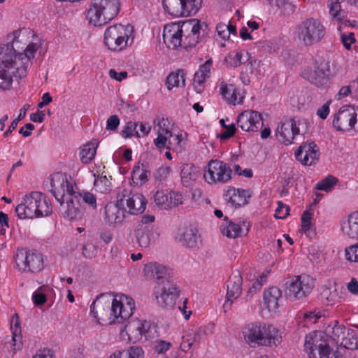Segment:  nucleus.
<instances>
[{
  "label": "nucleus",
  "instance_id": "obj_1",
  "mask_svg": "<svg viewBox=\"0 0 358 358\" xmlns=\"http://www.w3.org/2000/svg\"><path fill=\"white\" fill-rule=\"evenodd\" d=\"M135 309L133 299L122 295L112 301L105 294H100L90 306V313L100 324L122 323L129 319Z\"/></svg>",
  "mask_w": 358,
  "mask_h": 358
},
{
  "label": "nucleus",
  "instance_id": "obj_2",
  "mask_svg": "<svg viewBox=\"0 0 358 358\" xmlns=\"http://www.w3.org/2000/svg\"><path fill=\"white\" fill-rule=\"evenodd\" d=\"M20 31L17 30L9 34L8 38H13L11 42L0 47V64H3L8 69H15L12 73L18 78L27 75L31 59L34 57L39 48V45L34 43L29 44L25 48L23 46L20 47Z\"/></svg>",
  "mask_w": 358,
  "mask_h": 358
},
{
  "label": "nucleus",
  "instance_id": "obj_3",
  "mask_svg": "<svg viewBox=\"0 0 358 358\" xmlns=\"http://www.w3.org/2000/svg\"><path fill=\"white\" fill-rule=\"evenodd\" d=\"M20 219H32L48 216L52 213V206L48 196L40 192H32L25 195L15 208Z\"/></svg>",
  "mask_w": 358,
  "mask_h": 358
},
{
  "label": "nucleus",
  "instance_id": "obj_4",
  "mask_svg": "<svg viewBox=\"0 0 358 358\" xmlns=\"http://www.w3.org/2000/svg\"><path fill=\"white\" fill-rule=\"evenodd\" d=\"M243 334L245 341L252 348L257 345H277L281 342L279 330L271 325L262 323L248 324Z\"/></svg>",
  "mask_w": 358,
  "mask_h": 358
},
{
  "label": "nucleus",
  "instance_id": "obj_5",
  "mask_svg": "<svg viewBox=\"0 0 358 358\" xmlns=\"http://www.w3.org/2000/svg\"><path fill=\"white\" fill-rule=\"evenodd\" d=\"M120 9V0H92L86 11V18L94 26H103L112 20Z\"/></svg>",
  "mask_w": 358,
  "mask_h": 358
},
{
  "label": "nucleus",
  "instance_id": "obj_6",
  "mask_svg": "<svg viewBox=\"0 0 358 358\" xmlns=\"http://www.w3.org/2000/svg\"><path fill=\"white\" fill-rule=\"evenodd\" d=\"M296 33L303 45L312 46L322 41L326 35V29L319 20L310 17L297 26Z\"/></svg>",
  "mask_w": 358,
  "mask_h": 358
},
{
  "label": "nucleus",
  "instance_id": "obj_7",
  "mask_svg": "<svg viewBox=\"0 0 358 358\" xmlns=\"http://www.w3.org/2000/svg\"><path fill=\"white\" fill-rule=\"evenodd\" d=\"M133 27L130 24H116L108 27L103 36V42L109 50L120 52L126 48Z\"/></svg>",
  "mask_w": 358,
  "mask_h": 358
},
{
  "label": "nucleus",
  "instance_id": "obj_8",
  "mask_svg": "<svg viewBox=\"0 0 358 358\" xmlns=\"http://www.w3.org/2000/svg\"><path fill=\"white\" fill-rule=\"evenodd\" d=\"M285 295L290 300L301 299L314 287L313 279L307 275H296L285 282Z\"/></svg>",
  "mask_w": 358,
  "mask_h": 358
},
{
  "label": "nucleus",
  "instance_id": "obj_9",
  "mask_svg": "<svg viewBox=\"0 0 358 358\" xmlns=\"http://www.w3.org/2000/svg\"><path fill=\"white\" fill-rule=\"evenodd\" d=\"M233 171L220 160H210L204 169L203 178L208 184L226 183L232 178Z\"/></svg>",
  "mask_w": 358,
  "mask_h": 358
},
{
  "label": "nucleus",
  "instance_id": "obj_10",
  "mask_svg": "<svg viewBox=\"0 0 358 358\" xmlns=\"http://www.w3.org/2000/svg\"><path fill=\"white\" fill-rule=\"evenodd\" d=\"M304 348L310 358H317L315 350L318 351L319 358H330L331 349L329 347V336L323 332L306 336Z\"/></svg>",
  "mask_w": 358,
  "mask_h": 358
},
{
  "label": "nucleus",
  "instance_id": "obj_11",
  "mask_svg": "<svg viewBox=\"0 0 358 358\" xmlns=\"http://www.w3.org/2000/svg\"><path fill=\"white\" fill-rule=\"evenodd\" d=\"M356 109L345 105L341 107L334 115L333 126L338 131L349 132L354 131L358 133V119Z\"/></svg>",
  "mask_w": 358,
  "mask_h": 358
},
{
  "label": "nucleus",
  "instance_id": "obj_12",
  "mask_svg": "<svg viewBox=\"0 0 358 358\" xmlns=\"http://www.w3.org/2000/svg\"><path fill=\"white\" fill-rule=\"evenodd\" d=\"M202 0H162L164 9L171 15L185 17L196 14Z\"/></svg>",
  "mask_w": 358,
  "mask_h": 358
},
{
  "label": "nucleus",
  "instance_id": "obj_13",
  "mask_svg": "<svg viewBox=\"0 0 358 358\" xmlns=\"http://www.w3.org/2000/svg\"><path fill=\"white\" fill-rule=\"evenodd\" d=\"M117 196L120 204L127 206V213L131 215L141 214L146 208L147 201L141 194L124 189Z\"/></svg>",
  "mask_w": 358,
  "mask_h": 358
},
{
  "label": "nucleus",
  "instance_id": "obj_14",
  "mask_svg": "<svg viewBox=\"0 0 358 358\" xmlns=\"http://www.w3.org/2000/svg\"><path fill=\"white\" fill-rule=\"evenodd\" d=\"M59 203V213L64 218L69 220H78L82 219L85 213V208L80 202L76 192L69 193L64 199Z\"/></svg>",
  "mask_w": 358,
  "mask_h": 358
},
{
  "label": "nucleus",
  "instance_id": "obj_15",
  "mask_svg": "<svg viewBox=\"0 0 358 358\" xmlns=\"http://www.w3.org/2000/svg\"><path fill=\"white\" fill-rule=\"evenodd\" d=\"M310 127V123L306 119L285 116L278 124L275 134H306L313 132Z\"/></svg>",
  "mask_w": 358,
  "mask_h": 358
},
{
  "label": "nucleus",
  "instance_id": "obj_16",
  "mask_svg": "<svg viewBox=\"0 0 358 358\" xmlns=\"http://www.w3.org/2000/svg\"><path fill=\"white\" fill-rule=\"evenodd\" d=\"M15 262L17 267L24 271L39 272L44 267L42 255L34 251L17 250Z\"/></svg>",
  "mask_w": 358,
  "mask_h": 358
},
{
  "label": "nucleus",
  "instance_id": "obj_17",
  "mask_svg": "<svg viewBox=\"0 0 358 358\" xmlns=\"http://www.w3.org/2000/svg\"><path fill=\"white\" fill-rule=\"evenodd\" d=\"M50 192L57 201L64 199L67 194L73 193L77 189L76 185L70 182L67 176L61 172L50 176Z\"/></svg>",
  "mask_w": 358,
  "mask_h": 358
},
{
  "label": "nucleus",
  "instance_id": "obj_18",
  "mask_svg": "<svg viewBox=\"0 0 358 358\" xmlns=\"http://www.w3.org/2000/svg\"><path fill=\"white\" fill-rule=\"evenodd\" d=\"M201 29L200 21L196 19L183 22L182 48L194 47L199 43Z\"/></svg>",
  "mask_w": 358,
  "mask_h": 358
},
{
  "label": "nucleus",
  "instance_id": "obj_19",
  "mask_svg": "<svg viewBox=\"0 0 358 358\" xmlns=\"http://www.w3.org/2000/svg\"><path fill=\"white\" fill-rule=\"evenodd\" d=\"M237 125L245 132H257L262 128L261 113L255 110H245L237 117Z\"/></svg>",
  "mask_w": 358,
  "mask_h": 358
},
{
  "label": "nucleus",
  "instance_id": "obj_20",
  "mask_svg": "<svg viewBox=\"0 0 358 358\" xmlns=\"http://www.w3.org/2000/svg\"><path fill=\"white\" fill-rule=\"evenodd\" d=\"M183 22L167 24L164 27L163 41L169 48H182Z\"/></svg>",
  "mask_w": 358,
  "mask_h": 358
},
{
  "label": "nucleus",
  "instance_id": "obj_21",
  "mask_svg": "<svg viewBox=\"0 0 358 358\" xmlns=\"http://www.w3.org/2000/svg\"><path fill=\"white\" fill-rule=\"evenodd\" d=\"M135 241L143 249L154 245L159 234L150 225L138 224L134 231Z\"/></svg>",
  "mask_w": 358,
  "mask_h": 358
},
{
  "label": "nucleus",
  "instance_id": "obj_22",
  "mask_svg": "<svg viewBox=\"0 0 358 358\" xmlns=\"http://www.w3.org/2000/svg\"><path fill=\"white\" fill-rule=\"evenodd\" d=\"M127 334L129 337L133 336L136 340H140L143 336L145 339L154 337L155 326L147 321H134L124 326Z\"/></svg>",
  "mask_w": 358,
  "mask_h": 358
},
{
  "label": "nucleus",
  "instance_id": "obj_23",
  "mask_svg": "<svg viewBox=\"0 0 358 358\" xmlns=\"http://www.w3.org/2000/svg\"><path fill=\"white\" fill-rule=\"evenodd\" d=\"M127 208L124 207L117 197L115 201L108 203L105 206V222L113 227L120 226L126 217Z\"/></svg>",
  "mask_w": 358,
  "mask_h": 358
},
{
  "label": "nucleus",
  "instance_id": "obj_24",
  "mask_svg": "<svg viewBox=\"0 0 358 358\" xmlns=\"http://www.w3.org/2000/svg\"><path fill=\"white\" fill-rule=\"evenodd\" d=\"M163 286L159 296L156 295L157 303L164 308H172L176 304V300L179 296L180 291L173 280H169L166 282L162 281Z\"/></svg>",
  "mask_w": 358,
  "mask_h": 358
},
{
  "label": "nucleus",
  "instance_id": "obj_25",
  "mask_svg": "<svg viewBox=\"0 0 358 358\" xmlns=\"http://www.w3.org/2000/svg\"><path fill=\"white\" fill-rule=\"evenodd\" d=\"M183 199V195L178 192L157 191L154 196V201L156 205L165 210L182 204Z\"/></svg>",
  "mask_w": 358,
  "mask_h": 358
},
{
  "label": "nucleus",
  "instance_id": "obj_26",
  "mask_svg": "<svg viewBox=\"0 0 358 358\" xmlns=\"http://www.w3.org/2000/svg\"><path fill=\"white\" fill-rule=\"evenodd\" d=\"M329 63L322 61L308 73L307 79L319 88L327 87L329 83Z\"/></svg>",
  "mask_w": 358,
  "mask_h": 358
},
{
  "label": "nucleus",
  "instance_id": "obj_27",
  "mask_svg": "<svg viewBox=\"0 0 358 358\" xmlns=\"http://www.w3.org/2000/svg\"><path fill=\"white\" fill-rule=\"evenodd\" d=\"M143 273L144 276L149 280H163L164 282L169 280H173L171 270L155 262L145 264L143 269Z\"/></svg>",
  "mask_w": 358,
  "mask_h": 358
},
{
  "label": "nucleus",
  "instance_id": "obj_28",
  "mask_svg": "<svg viewBox=\"0 0 358 358\" xmlns=\"http://www.w3.org/2000/svg\"><path fill=\"white\" fill-rule=\"evenodd\" d=\"M243 279L238 271L231 275L227 282V300L223 305L224 311L229 308L234 299H237L241 294Z\"/></svg>",
  "mask_w": 358,
  "mask_h": 358
},
{
  "label": "nucleus",
  "instance_id": "obj_29",
  "mask_svg": "<svg viewBox=\"0 0 358 358\" xmlns=\"http://www.w3.org/2000/svg\"><path fill=\"white\" fill-rule=\"evenodd\" d=\"M178 241L183 246L192 249L199 248L202 243L198 229L192 225L183 229L179 234Z\"/></svg>",
  "mask_w": 358,
  "mask_h": 358
},
{
  "label": "nucleus",
  "instance_id": "obj_30",
  "mask_svg": "<svg viewBox=\"0 0 358 358\" xmlns=\"http://www.w3.org/2000/svg\"><path fill=\"white\" fill-rule=\"evenodd\" d=\"M224 196L226 197L225 199L236 208L247 205L248 203V199L251 196L249 190L236 189L234 187L229 188Z\"/></svg>",
  "mask_w": 358,
  "mask_h": 358
},
{
  "label": "nucleus",
  "instance_id": "obj_31",
  "mask_svg": "<svg viewBox=\"0 0 358 358\" xmlns=\"http://www.w3.org/2000/svg\"><path fill=\"white\" fill-rule=\"evenodd\" d=\"M199 167L193 164H183L180 166V181L185 187L193 186L199 177Z\"/></svg>",
  "mask_w": 358,
  "mask_h": 358
},
{
  "label": "nucleus",
  "instance_id": "obj_32",
  "mask_svg": "<svg viewBox=\"0 0 358 358\" xmlns=\"http://www.w3.org/2000/svg\"><path fill=\"white\" fill-rule=\"evenodd\" d=\"M212 61L207 60L195 73L193 78V85L197 93H201L204 90V83L206 78L209 77Z\"/></svg>",
  "mask_w": 358,
  "mask_h": 358
},
{
  "label": "nucleus",
  "instance_id": "obj_33",
  "mask_svg": "<svg viewBox=\"0 0 358 358\" xmlns=\"http://www.w3.org/2000/svg\"><path fill=\"white\" fill-rule=\"evenodd\" d=\"M342 231L348 238L358 240V211L348 216V220L342 224Z\"/></svg>",
  "mask_w": 358,
  "mask_h": 358
},
{
  "label": "nucleus",
  "instance_id": "obj_34",
  "mask_svg": "<svg viewBox=\"0 0 358 358\" xmlns=\"http://www.w3.org/2000/svg\"><path fill=\"white\" fill-rule=\"evenodd\" d=\"M341 1H347L350 5L358 7V0H335L332 1L329 7V13L332 19L338 22H342L346 17V13L341 9Z\"/></svg>",
  "mask_w": 358,
  "mask_h": 358
},
{
  "label": "nucleus",
  "instance_id": "obj_35",
  "mask_svg": "<svg viewBox=\"0 0 358 358\" xmlns=\"http://www.w3.org/2000/svg\"><path fill=\"white\" fill-rule=\"evenodd\" d=\"M99 143L98 140L92 139L81 147L80 157L83 164H89L94 158Z\"/></svg>",
  "mask_w": 358,
  "mask_h": 358
},
{
  "label": "nucleus",
  "instance_id": "obj_36",
  "mask_svg": "<svg viewBox=\"0 0 358 358\" xmlns=\"http://www.w3.org/2000/svg\"><path fill=\"white\" fill-rule=\"evenodd\" d=\"M282 295L277 287H271L264 292V300L269 311H274L278 307V299Z\"/></svg>",
  "mask_w": 358,
  "mask_h": 358
},
{
  "label": "nucleus",
  "instance_id": "obj_37",
  "mask_svg": "<svg viewBox=\"0 0 358 358\" xmlns=\"http://www.w3.org/2000/svg\"><path fill=\"white\" fill-rule=\"evenodd\" d=\"M317 150H319V149L314 142L303 143L295 152L296 159L303 165L311 166V163L308 162V155L309 153L310 154V152H312Z\"/></svg>",
  "mask_w": 358,
  "mask_h": 358
},
{
  "label": "nucleus",
  "instance_id": "obj_38",
  "mask_svg": "<svg viewBox=\"0 0 358 358\" xmlns=\"http://www.w3.org/2000/svg\"><path fill=\"white\" fill-rule=\"evenodd\" d=\"M154 131L157 134H172L176 132L174 124L168 118L157 117L153 122Z\"/></svg>",
  "mask_w": 358,
  "mask_h": 358
},
{
  "label": "nucleus",
  "instance_id": "obj_39",
  "mask_svg": "<svg viewBox=\"0 0 358 358\" xmlns=\"http://www.w3.org/2000/svg\"><path fill=\"white\" fill-rule=\"evenodd\" d=\"M185 73L182 69H179L176 72L171 73L166 80L168 90H171L173 87H185Z\"/></svg>",
  "mask_w": 358,
  "mask_h": 358
},
{
  "label": "nucleus",
  "instance_id": "obj_40",
  "mask_svg": "<svg viewBox=\"0 0 358 358\" xmlns=\"http://www.w3.org/2000/svg\"><path fill=\"white\" fill-rule=\"evenodd\" d=\"M224 220L226 221V226L224 224L221 226L223 235L230 238H236L241 236L242 229L239 224L228 221L227 217H224Z\"/></svg>",
  "mask_w": 358,
  "mask_h": 358
},
{
  "label": "nucleus",
  "instance_id": "obj_41",
  "mask_svg": "<svg viewBox=\"0 0 358 358\" xmlns=\"http://www.w3.org/2000/svg\"><path fill=\"white\" fill-rule=\"evenodd\" d=\"M147 164H141L134 166L131 178L133 180H137L140 185L144 184L150 177V172L147 169Z\"/></svg>",
  "mask_w": 358,
  "mask_h": 358
},
{
  "label": "nucleus",
  "instance_id": "obj_42",
  "mask_svg": "<svg viewBox=\"0 0 358 358\" xmlns=\"http://www.w3.org/2000/svg\"><path fill=\"white\" fill-rule=\"evenodd\" d=\"M75 192L80 201L82 200L85 204L92 210L96 209V197L94 194L86 190H79L78 187L76 189Z\"/></svg>",
  "mask_w": 358,
  "mask_h": 358
},
{
  "label": "nucleus",
  "instance_id": "obj_43",
  "mask_svg": "<svg viewBox=\"0 0 358 358\" xmlns=\"http://www.w3.org/2000/svg\"><path fill=\"white\" fill-rule=\"evenodd\" d=\"M338 182V179L334 176L329 175L324 178L320 180L315 187V189L324 191L326 192H331L334 186Z\"/></svg>",
  "mask_w": 358,
  "mask_h": 358
},
{
  "label": "nucleus",
  "instance_id": "obj_44",
  "mask_svg": "<svg viewBox=\"0 0 358 358\" xmlns=\"http://www.w3.org/2000/svg\"><path fill=\"white\" fill-rule=\"evenodd\" d=\"M220 92L222 95L229 103L235 104L236 103H240L241 102V99L238 101L236 95L237 91L234 85H222Z\"/></svg>",
  "mask_w": 358,
  "mask_h": 358
},
{
  "label": "nucleus",
  "instance_id": "obj_45",
  "mask_svg": "<svg viewBox=\"0 0 358 358\" xmlns=\"http://www.w3.org/2000/svg\"><path fill=\"white\" fill-rule=\"evenodd\" d=\"M111 176L108 178L106 176H98L94 185L101 193H108L111 189Z\"/></svg>",
  "mask_w": 358,
  "mask_h": 358
},
{
  "label": "nucleus",
  "instance_id": "obj_46",
  "mask_svg": "<svg viewBox=\"0 0 358 358\" xmlns=\"http://www.w3.org/2000/svg\"><path fill=\"white\" fill-rule=\"evenodd\" d=\"M341 345L345 348L355 350L358 349V335L354 331L348 332L345 337L342 338Z\"/></svg>",
  "mask_w": 358,
  "mask_h": 358
},
{
  "label": "nucleus",
  "instance_id": "obj_47",
  "mask_svg": "<svg viewBox=\"0 0 358 358\" xmlns=\"http://www.w3.org/2000/svg\"><path fill=\"white\" fill-rule=\"evenodd\" d=\"M337 295L334 285H331V283H329L322 287L320 296L322 299L328 302H333L337 298Z\"/></svg>",
  "mask_w": 358,
  "mask_h": 358
},
{
  "label": "nucleus",
  "instance_id": "obj_48",
  "mask_svg": "<svg viewBox=\"0 0 358 358\" xmlns=\"http://www.w3.org/2000/svg\"><path fill=\"white\" fill-rule=\"evenodd\" d=\"M242 53L241 52H232L225 57V62L231 66L237 67L242 64Z\"/></svg>",
  "mask_w": 358,
  "mask_h": 358
},
{
  "label": "nucleus",
  "instance_id": "obj_49",
  "mask_svg": "<svg viewBox=\"0 0 358 358\" xmlns=\"http://www.w3.org/2000/svg\"><path fill=\"white\" fill-rule=\"evenodd\" d=\"M345 328L343 325L338 324V322H336L335 325L331 328V334L330 338L338 343L341 337L345 334Z\"/></svg>",
  "mask_w": 358,
  "mask_h": 358
},
{
  "label": "nucleus",
  "instance_id": "obj_50",
  "mask_svg": "<svg viewBox=\"0 0 358 358\" xmlns=\"http://www.w3.org/2000/svg\"><path fill=\"white\" fill-rule=\"evenodd\" d=\"M345 258L350 262H358V242L345 248Z\"/></svg>",
  "mask_w": 358,
  "mask_h": 358
},
{
  "label": "nucleus",
  "instance_id": "obj_51",
  "mask_svg": "<svg viewBox=\"0 0 358 358\" xmlns=\"http://www.w3.org/2000/svg\"><path fill=\"white\" fill-rule=\"evenodd\" d=\"M13 82L12 76L6 70L0 71V88L8 90Z\"/></svg>",
  "mask_w": 358,
  "mask_h": 358
},
{
  "label": "nucleus",
  "instance_id": "obj_52",
  "mask_svg": "<svg viewBox=\"0 0 358 358\" xmlns=\"http://www.w3.org/2000/svg\"><path fill=\"white\" fill-rule=\"evenodd\" d=\"M289 206L284 204L282 201H278L275 217L278 219H284L289 215Z\"/></svg>",
  "mask_w": 358,
  "mask_h": 358
},
{
  "label": "nucleus",
  "instance_id": "obj_53",
  "mask_svg": "<svg viewBox=\"0 0 358 358\" xmlns=\"http://www.w3.org/2000/svg\"><path fill=\"white\" fill-rule=\"evenodd\" d=\"M171 169L169 166L159 167L154 174L155 179L157 181H164L170 174Z\"/></svg>",
  "mask_w": 358,
  "mask_h": 358
},
{
  "label": "nucleus",
  "instance_id": "obj_54",
  "mask_svg": "<svg viewBox=\"0 0 358 358\" xmlns=\"http://www.w3.org/2000/svg\"><path fill=\"white\" fill-rule=\"evenodd\" d=\"M43 287H40L32 295L33 302L36 306H41L46 302V296L41 292Z\"/></svg>",
  "mask_w": 358,
  "mask_h": 358
},
{
  "label": "nucleus",
  "instance_id": "obj_55",
  "mask_svg": "<svg viewBox=\"0 0 358 358\" xmlns=\"http://www.w3.org/2000/svg\"><path fill=\"white\" fill-rule=\"evenodd\" d=\"M204 334L205 331L199 328L196 331H192L191 332H189V334L186 336H188L189 341H192V344H194V343H201L203 340Z\"/></svg>",
  "mask_w": 358,
  "mask_h": 358
},
{
  "label": "nucleus",
  "instance_id": "obj_56",
  "mask_svg": "<svg viewBox=\"0 0 358 358\" xmlns=\"http://www.w3.org/2000/svg\"><path fill=\"white\" fill-rule=\"evenodd\" d=\"M138 122L129 121L124 127L122 134H138Z\"/></svg>",
  "mask_w": 358,
  "mask_h": 358
},
{
  "label": "nucleus",
  "instance_id": "obj_57",
  "mask_svg": "<svg viewBox=\"0 0 358 358\" xmlns=\"http://www.w3.org/2000/svg\"><path fill=\"white\" fill-rule=\"evenodd\" d=\"M82 252L85 258L92 259L96 256V248L92 243H87L83 245Z\"/></svg>",
  "mask_w": 358,
  "mask_h": 358
},
{
  "label": "nucleus",
  "instance_id": "obj_58",
  "mask_svg": "<svg viewBox=\"0 0 358 358\" xmlns=\"http://www.w3.org/2000/svg\"><path fill=\"white\" fill-rule=\"evenodd\" d=\"M130 358H143L144 352L139 346H131L127 350H125Z\"/></svg>",
  "mask_w": 358,
  "mask_h": 358
},
{
  "label": "nucleus",
  "instance_id": "obj_59",
  "mask_svg": "<svg viewBox=\"0 0 358 358\" xmlns=\"http://www.w3.org/2000/svg\"><path fill=\"white\" fill-rule=\"evenodd\" d=\"M259 46L262 48L264 52L271 53L275 52L277 49V45L275 43L271 41H264L259 43Z\"/></svg>",
  "mask_w": 358,
  "mask_h": 358
},
{
  "label": "nucleus",
  "instance_id": "obj_60",
  "mask_svg": "<svg viewBox=\"0 0 358 358\" xmlns=\"http://www.w3.org/2000/svg\"><path fill=\"white\" fill-rule=\"evenodd\" d=\"M120 124V119L116 115H111L107 120L106 129L110 131H115Z\"/></svg>",
  "mask_w": 358,
  "mask_h": 358
},
{
  "label": "nucleus",
  "instance_id": "obj_61",
  "mask_svg": "<svg viewBox=\"0 0 358 358\" xmlns=\"http://www.w3.org/2000/svg\"><path fill=\"white\" fill-rule=\"evenodd\" d=\"M168 145L166 148L171 149L172 146L178 145L181 147V142L185 139L182 136H169Z\"/></svg>",
  "mask_w": 358,
  "mask_h": 358
},
{
  "label": "nucleus",
  "instance_id": "obj_62",
  "mask_svg": "<svg viewBox=\"0 0 358 358\" xmlns=\"http://www.w3.org/2000/svg\"><path fill=\"white\" fill-rule=\"evenodd\" d=\"M341 41L344 47L347 50H350L352 43H353L355 41V39L354 38V34L350 33L348 35H342Z\"/></svg>",
  "mask_w": 358,
  "mask_h": 358
},
{
  "label": "nucleus",
  "instance_id": "obj_63",
  "mask_svg": "<svg viewBox=\"0 0 358 358\" xmlns=\"http://www.w3.org/2000/svg\"><path fill=\"white\" fill-rule=\"evenodd\" d=\"M108 74L111 78L115 79L119 82L127 78L128 75L127 71H121L117 73L115 69H110Z\"/></svg>",
  "mask_w": 358,
  "mask_h": 358
},
{
  "label": "nucleus",
  "instance_id": "obj_64",
  "mask_svg": "<svg viewBox=\"0 0 358 358\" xmlns=\"http://www.w3.org/2000/svg\"><path fill=\"white\" fill-rule=\"evenodd\" d=\"M217 34L224 40L229 38V33L227 32V24L224 23H219L216 27Z\"/></svg>",
  "mask_w": 358,
  "mask_h": 358
}]
</instances>
